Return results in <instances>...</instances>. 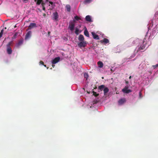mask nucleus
Segmentation results:
<instances>
[{
    "label": "nucleus",
    "instance_id": "f257e3e1",
    "mask_svg": "<svg viewBox=\"0 0 158 158\" xmlns=\"http://www.w3.org/2000/svg\"><path fill=\"white\" fill-rule=\"evenodd\" d=\"M12 44V42H9L6 45V52L8 54H11L12 52V50L11 48L10 47V45Z\"/></svg>",
    "mask_w": 158,
    "mask_h": 158
},
{
    "label": "nucleus",
    "instance_id": "f03ea898",
    "mask_svg": "<svg viewBox=\"0 0 158 158\" xmlns=\"http://www.w3.org/2000/svg\"><path fill=\"white\" fill-rule=\"evenodd\" d=\"M86 42L84 41H80V43H78V45L80 48H81L82 47H85L86 45Z\"/></svg>",
    "mask_w": 158,
    "mask_h": 158
},
{
    "label": "nucleus",
    "instance_id": "7ed1b4c3",
    "mask_svg": "<svg viewBox=\"0 0 158 158\" xmlns=\"http://www.w3.org/2000/svg\"><path fill=\"white\" fill-rule=\"evenodd\" d=\"M128 87H125L122 90L123 92L125 93H129L131 92V89H128Z\"/></svg>",
    "mask_w": 158,
    "mask_h": 158
},
{
    "label": "nucleus",
    "instance_id": "20e7f679",
    "mask_svg": "<svg viewBox=\"0 0 158 158\" xmlns=\"http://www.w3.org/2000/svg\"><path fill=\"white\" fill-rule=\"evenodd\" d=\"M126 102V99L124 98H123L119 99L118 101V102L119 105H121L125 102Z\"/></svg>",
    "mask_w": 158,
    "mask_h": 158
},
{
    "label": "nucleus",
    "instance_id": "39448f33",
    "mask_svg": "<svg viewBox=\"0 0 158 158\" xmlns=\"http://www.w3.org/2000/svg\"><path fill=\"white\" fill-rule=\"evenodd\" d=\"M36 27V24L35 23H31L30 25L28 26V28L27 29V31L29 30H30V29H32L34 27Z\"/></svg>",
    "mask_w": 158,
    "mask_h": 158
},
{
    "label": "nucleus",
    "instance_id": "423d86ee",
    "mask_svg": "<svg viewBox=\"0 0 158 158\" xmlns=\"http://www.w3.org/2000/svg\"><path fill=\"white\" fill-rule=\"evenodd\" d=\"M31 31H28L25 37V40H27L31 37Z\"/></svg>",
    "mask_w": 158,
    "mask_h": 158
},
{
    "label": "nucleus",
    "instance_id": "0eeeda50",
    "mask_svg": "<svg viewBox=\"0 0 158 158\" xmlns=\"http://www.w3.org/2000/svg\"><path fill=\"white\" fill-rule=\"evenodd\" d=\"M60 60V57H57L55 58L52 61V63L53 64H55L58 62Z\"/></svg>",
    "mask_w": 158,
    "mask_h": 158
},
{
    "label": "nucleus",
    "instance_id": "6e6552de",
    "mask_svg": "<svg viewBox=\"0 0 158 158\" xmlns=\"http://www.w3.org/2000/svg\"><path fill=\"white\" fill-rule=\"evenodd\" d=\"M75 27V23L74 22H72L71 24H70L69 26V28L70 29V30L71 31H73Z\"/></svg>",
    "mask_w": 158,
    "mask_h": 158
},
{
    "label": "nucleus",
    "instance_id": "1a4fd4ad",
    "mask_svg": "<svg viewBox=\"0 0 158 158\" xmlns=\"http://www.w3.org/2000/svg\"><path fill=\"white\" fill-rule=\"evenodd\" d=\"M91 33L92 35L93 38L94 39H95L96 40H99V37H98V35L96 34L94 32H92Z\"/></svg>",
    "mask_w": 158,
    "mask_h": 158
},
{
    "label": "nucleus",
    "instance_id": "9d476101",
    "mask_svg": "<svg viewBox=\"0 0 158 158\" xmlns=\"http://www.w3.org/2000/svg\"><path fill=\"white\" fill-rule=\"evenodd\" d=\"M145 46L144 45H142L140 46L139 47L138 49H137V52L138 51H141L142 50H143L145 48Z\"/></svg>",
    "mask_w": 158,
    "mask_h": 158
},
{
    "label": "nucleus",
    "instance_id": "9b49d317",
    "mask_svg": "<svg viewBox=\"0 0 158 158\" xmlns=\"http://www.w3.org/2000/svg\"><path fill=\"white\" fill-rule=\"evenodd\" d=\"M53 19L55 20H57L58 18V15L57 12H55L53 14Z\"/></svg>",
    "mask_w": 158,
    "mask_h": 158
},
{
    "label": "nucleus",
    "instance_id": "f8f14e48",
    "mask_svg": "<svg viewBox=\"0 0 158 158\" xmlns=\"http://www.w3.org/2000/svg\"><path fill=\"white\" fill-rule=\"evenodd\" d=\"M84 38L83 35H80L78 37V40L80 41H84Z\"/></svg>",
    "mask_w": 158,
    "mask_h": 158
},
{
    "label": "nucleus",
    "instance_id": "ddd939ff",
    "mask_svg": "<svg viewBox=\"0 0 158 158\" xmlns=\"http://www.w3.org/2000/svg\"><path fill=\"white\" fill-rule=\"evenodd\" d=\"M85 20L86 21L91 22H92L90 16L89 15H87L85 17Z\"/></svg>",
    "mask_w": 158,
    "mask_h": 158
},
{
    "label": "nucleus",
    "instance_id": "4468645a",
    "mask_svg": "<svg viewBox=\"0 0 158 158\" xmlns=\"http://www.w3.org/2000/svg\"><path fill=\"white\" fill-rule=\"evenodd\" d=\"M104 94V95H106V93L109 91V89L107 87H105L103 89Z\"/></svg>",
    "mask_w": 158,
    "mask_h": 158
},
{
    "label": "nucleus",
    "instance_id": "2eb2a0df",
    "mask_svg": "<svg viewBox=\"0 0 158 158\" xmlns=\"http://www.w3.org/2000/svg\"><path fill=\"white\" fill-rule=\"evenodd\" d=\"M98 67L100 68H102L103 66V64L102 61H99L98 62Z\"/></svg>",
    "mask_w": 158,
    "mask_h": 158
},
{
    "label": "nucleus",
    "instance_id": "dca6fc26",
    "mask_svg": "<svg viewBox=\"0 0 158 158\" xmlns=\"http://www.w3.org/2000/svg\"><path fill=\"white\" fill-rule=\"evenodd\" d=\"M84 34L86 36L89 37V33L86 28L84 31Z\"/></svg>",
    "mask_w": 158,
    "mask_h": 158
},
{
    "label": "nucleus",
    "instance_id": "f3484780",
    "mask_svg": "<svg viewBox=\"0 0 158 158\" xmlns=\"http://www.w3.org/2000/svg\"><path fill=\"white\" fill-rule=\"evenodd\" d=\"M23 40H20L19 41L18 43L17 44V46L19 47L23 43Z\"/></svg>",
    "mask_w": 158,
    "mask_h": 158
},
{
    "label": "nucleus",
    "instance_id": "a211bd4d",
    "mask_svg": "<svg viewBox=\"0 0 158 158\" xmlns=\"http://www.w3.org/2000/svg\"><path fill=\"white\" fill-rule=\"evenodd\" d=\"M105 86L104 85H102L99 86L98 87V88L100 90L102 91L105 88Z\"/></svg>",
    "mask_w": 158,
    "mask_h": 158
},
{
    "label": "nucleus",
    "instance_id": "6ab92c4d",
    "mask_svg": "<svg viewBox=\"0 0 158 158\" xmlns=\"http://www.w3.org/2000/svg\"><path fill=\"white\" fill-rule=\"evenodd\" d=\"M66 8L67 9V11L70 12L71 10V7L69 5H67L66 6Z\"/></svg>",
    "mask_w": 158,
    "mask_h": 158
},
{
    "label": "nucleus",
    "instance_id": "aec40b11",
    "mask_svg": "<svg viewBox=\"0 0 158 158\" xmlns=\"http://www.w3.org/2000/svg\"><path fill=\"white\" fill-rule=\"evenodd\" d=\"M102 41L105 44H107L109 42V40L108 39H106V38L104 39Z\"/></svg>",
    "mask_w": 158,
    "mask_h": 158
},
{
    "label": "nucleus",
    "instance_id": "412c9836",
    "mask_svg": "<svg viewBox=\"0 0 158 158\" xmlns=\"http://www.w3.org/2000/svg\"><path fill=\"white\" fill-rule=\"evenodd\" d=\"M18 32H16L15 33V34L12 37V38L13 39H15L16 38L17 36V35H18Z\"/></svg>",
    "mask_w": 158,
    "mask_h": 158
},
{
    "label": "nucleus",
    "instance_id": "4be33fe9",
    "mask_svg": "<svg viewBox=\"0 0 158 158\" xmlns=\"http://www.w3.org/2000/svg\"><path fill=\"white\" fill-rule=\"evenodd\" d=\"M93 95L95 97H97L99 95L98 94H97L96 92H94V91H93Z\"/></svg>",
    "mask_w": 158,
    "mask_h": 158
},
{
    "label": "nucleus",
    "instance_id": "5701e85b",
    "mask_svg": "<svg viewBox=\"0 0 158 158\" xmlns=\"http://www.w3.org/2000/svg\"><path fill=\"white\" fill-rule=\"evenodd\" d=\"M79 30L77 28H76L75 29V33L77 35H78L79 33Z\"/></svg>",
    "mask_w": 158,
    "mask_h": 158
},
{
    "label": "nucleus",
    "instance_id": "b1692460",
    "mask_svg": "<svg viewBox=\"0 0 158 158\" xmlns=\"http://www.w3.org/2000/svg\"><path fill=\"white\" fill-rule=\"evenodd\" d=\"M42 0H37L36 2V4L38 5H40L42 2Z\"/></svg>",
    "mask_w": 158,
    "mask_h": 158
},
{
    "label": "nucleus",
    "instance_id": "393cba45",
    "mask_svg": "<svg viewBox=\"0 0 158 158\" xmlns=\"http://www.w3.org/2000/svg\"><path fill=\"white\" fill-rule=\"evenodd\" d=\"M84 77L85 78H86V79H87L89 77L88 73H84Z\"/></svg>",
    "mask_w": 158,
    "mask_h": 158
},
{
    "label": "nucleus",
    "instance_id": "a878e982",
    "mask_svg": "<svg viewBox=\"0 0 158 158\" xmlns=\"http://www.w3.org/2000/svg\"><path fill=\"white\" fill-rule=\"evenodd\" d=\"M74 18L76 20L78 21L81 19V18L77 16H76L74 17Z\"/></svg>",
    "mask_w": 158,
    "mask_h": 158
},
{
    "label": "nucleus",
    "instance_id": "bb28decb",
    "mask_svg": "<svg viewBox=\"0 0 158 158\" xmlns=\"http://www.w3.org/2000/svg\"><path fill=\"white\" fill-rule=\"evenodd\" d=\"M3 29H2L0 33V38L2 36L3 33Z\"/></svg>",
    "mask_w": 158,
    "mask_h": 158
},
{
    "label": "nucleus",
    "instance_id": "cd10ccee",
    "mask_svg": "<svg viewBox=\"0 0 158 158\" xmlns=\"http://www.w3.org/2000/svg\"><path fill=\"white\" fill-rule=\"evenodd\" d=\"M92 0H85V2L86 3H90Z\"/></svg>",
    "mask_w": 158,
    "mask_h": 158
},
{
    "label": "nucleus",
    "instance_id": "c85d7f7f",
    "mask_svg": "<svg viewBox=\"0 0 158 158\" xmlns=\"http://www.w3.org/2000/svg\"><path fill=\"white\" fill-rule=\"evenodd\" d=\"M152 67L154 68H155L158 67V64H156V65H153Z\"/></svg>",
    "mask_w": 158,
    "mask_h": 158
},
{
    "label": "nucleus",
    "instance_id": "c756f323",
    "mask_svg": "<svg viewBox=\"0 0 158 158\" xmlns=\"http://www.w3.org/2000/svg\"><path fill=\"white\" fill-rule=\"evenodd\" d=\"M41 3L42 6H44V5L45 4V3L43 1H42Z\"/></svg>",
    "mask_w": 158,
    "mask_h": 158
},
{
    "label": "nucleus",
    "instance_id": "7c9ffc66",
    "mask_svg": "<svg viewBox=\"0 0 158 158\" xmlns=\"http://www.w3.org/2000/svg\"><path fill=\"white\" fill-rule=\"evenodd\" d=\"M29 0H23V1L25 3L27 2Z\"/></svg>",
    "mask_w": 158,
    "mask_h": 158
},
{
    "label": "nucleus",
    "instance_id": "2f4dec72",
    "mask_svg": "<svg viewBox=\"0 0 158 158\" xmlns=\"http://www.w3.org/2000/svg\"><path fill=\"white\" fill-rule=\"evenodd\" d=\"M40 64H42V65H43L44 64V62L43 61H40Z\"/></svg>",
    "mask_w": 158,
    "mask_h": 158
},
{
    "label": "nucleus",
    "instance_id": "473e14b6",
    "mask_svg": "<svg viewBox=\"0 0 158 158\" xmlns=\"http://www.w3.org/2000/svg\"><path fill=\"white\" fill-rule=\"evenodd\" d=\"M42 7H43V10H45V8L44 6H42Z\"/></svg>",
    "mask_w": 158,
    "mask_h": 158
},
{
    "label": "nucleus",
    "instance_id": "72a5a7b5",
    "mask_svg": "<svg viewBox=\"0 0 158 158\" xmlns=\"http://www.w3.org/2000/svg\"><path fill=\"white\" fill-rule=\"evenodd\" d=\"M49 3L50 4H51V5H52L53 3V2L51 1H49Z\"/></svg>",
    "mask_w": 158,
    "mask_h": 158
},
{
    "label": "nucleus",
    "instance_id": "f704fd0d",
    "mask_svg": "<svg viewBox=\"0 0 158 158\" xmlns=\"http://www.w3.org/2000/svg\"><path fill=\"white\" fill-rule=\"evenodd\" d=\"M54 64H52V66L53 67H54L55 66V65Z\"/></svg>",
    "mask_w": 158,
    "mask_h": 158
},
{
    "label": "nucleus",
    "instance_id": "c9c22d12",
    "mask_svg": "<svg viewBox=\"0 0 158 158\" xmlns=\"http://www.w3.org/2000/svg\"><path fill=\"white\" fill-rule=\"evenodd\" d=\"M50 31H48V35H50Z\"/></svg>",
    "mask_w": 158,
    "mask_h": 158
},
{
    "label": "nucleus",
    "instance_id": "e433bc0d",
    "mask_svg": "<svg viewBox=\"0 0 158 158\" xmlns=\"http://www.w3.org/2000/svg\"><path fill=\"white\" fill-rule=\"evenodd\" d=\"M131 76H130L129 77V78L130 79H131Z\"/></svg>",
    "mask_w": 158,
    "mask_h": 158
},
{
    "label": "nucleus",
    "instance_id": "4c0bfd02",
    "mask_svg": "<svg viewBox=\"0 0 158 158\" xmlns=\"http://www.w3.org/2000/svg\"><path fill=\"white\" fill-rule=\"evenodd\" d=\"M45 67H46V65H45L44 64L43 65Z\"/></svg>",
    "mask_w": 158,
    "mask_h": 158
},
{
    "label": "nucleus",
    "instance_id": "58836bf2",
    "mask_svg": "<svg viewBox=\"0 0 158 158\" xmlns=\"http://www.w3.org/2000/svg\"><path fill=\"white\" fill-rule=\"evenodd\" d=\"M128 83V81H126V83L127 84Z\"/></svg>",
    "mask_w": 158,
    "mask_h": 158
},
{
    "label": "nucleus",
    "instance_id": "ea45409f",
    "mask_svg": "<svg viewBox=\"0 0 158 158\" xmlns=\"http://www.w3.org/2000/svg\"><path fill=\"white\" fill-rule=\"evenodd\" d=\"M17 27V26H16V25H15V26H14V27Z\"/></svg>",
    "mask_w": 158,
    "mask_h": 158
},
{
    "label": "nucleus",
    "instance_id": "a19ab883",
    "mask_svg": "<svg viewBox=\"0 0 158 158\" xmlns=\"http://www.w3.org/2000/svg\"><path fill=\"white\" fill-rule=\"evenodd\" d=\"M37 0H35V2H37Z\"/></svg>",
    "mask_w": 158,
    "mask_h": 158
},
{
    "label": "nucleus",
    "instance_id": "79ce46f5",
    "mask_svg": "<svg viewBox=\"0 0 158 158\" xmlns=\"http://www.w3.org/2000/svg\"><path fill=\"white\" fill-rule=\"evenodd\" d=\"M139 94H140V96H141V92H139Z\"/></svg>",
    "mask_w": 158,
    "mask_h": 158
},
{
    "label": "nucleus",
    "instance_id": "37998d69",
    "mask_svg": "<svg viewBox=\"0 0 158 158\" xmlns=\"http://www.w3.org/2000/svg\"><path fill=\"white\" fill-rule=\"evenodd\" d=\"M144 40H143V42L144 43Z\"/></svg>",
    "mask_w": 158,
    "mask_h": 158
},
{
    "label": "nucleus",
    "instance_id": "c03bdc74",
    "mask_svg": "<svg viewBox=\"0 0 158 158\" xmlns=\"http://www.w3.org/2000/svg\"><path fill=\"white\" fill-rule=\"evenodd\" d=\"M73 22H75V20H73Z\"/></svg>",
    "mask_w": 158,
    "mask_h": 158
},
{
    "label": "nucleus",
    "instance_id": "a18cd8bd",
    "mask_svg": "<svg viewBox=\"0 0 158 158\" xmlns=\"http://www.w3.org/2000/svg\"><path fill=\"white\" fill-rule=\"evenodd\" d=\"M150 37V35L149 36V38Z\"/></svg>",
    "mask_w": 158,
    "mask_h": 158
}]
</instances>
